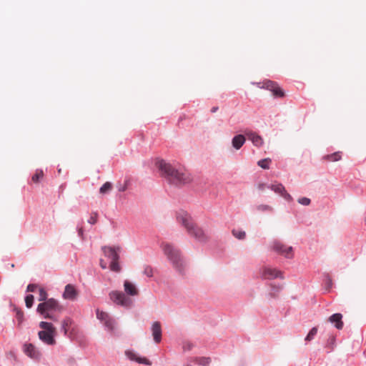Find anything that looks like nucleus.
Segmentation results:
<instances>
[{"instance_id":"f257e3e1","label":"nucleus","mask_w":366,"mask_h":366,"mask_svg":"<svg viewBox=\"0 0 366 366\" xmlns=\"http://www.w3.org/2000/svg\"><path fill=\"white\" fill-rule=\"evenodd\" d=\"M157 164L161 175L172 184L181 185L192 181L191 174L184 169H177L164 160L159 161Z\"/></svg>"},{"instance_id":"f03ea898","label":"nucleus","mask_w":366,"mask_h":366,"mask_svg":"<svg viewBox=\"0 0 366 366\" xmlns=\"http://www.w3.org/2000/svg\"><path fill=\"white\" fill-rule=\"evenodd\" d=\"M176 218L177 222L186 229L190 236L200 242L207 240V236L204 231L195 224L192 217L187 212L184 210L178 212Z\"/></svg>"},{"instance_id":"7ed1b4c3","label":"nucleus","mask_w":366,"mask_h":366,"mask_svg":"<svg viewBox=\"0 0 366 366\" xmlns=\"http://www.w3.org/2000/svg\"><path fill=\"white\" fill-rule=\"evenodd\" d=\"M161 248L164 255L172 264L173 267L181 274H184L186 264L179 248L169 242H162Z\"/></svg>"},{"instance_id":"20e7f679","label":"nucleus","mask_w":366,"mask_h":366,"mask_svg":"<svg viewBox=\"0 0 366 366\" xmlns=\"http://www.w3.org/2000/svg\"><path fill=\"white\" fill-rule=\"evenodd\" d=\"M61 310V307L59 305L58 302L50 298L46 301L40 303L37 307V312L41 315L46 319H50L54 321H56L57 318L51 314L53 311H59Z\"/></svg>"},{"instance_id":"39448f33","label":"nucleus","mask_w":366,"mask_h":366,"mask_svg":"<svg viewBox=\"0 0 366 366\" xmlns=\"http://www.w3.org/2000/svg\"><path fill=\"white\" fill-rule=\"evenodd\" d=\"M39 327L42 330L39 331L38 333L39 338L47 345H54L56 342L54 340L56 328L50 322L42 321L39 323Z\"/></svg>"},{"instance_id":"423d86ee","label":"nucleus","mask_w":366,"mask_h":366,"mask_svg":"<svg viewBox=\"0 0 366 366\" xmlns=\"http://www.w3.org/2000/svg\"><path fill=\"white\" fill-rule=\"evenodd\" d=\"M103 252L104 255L108 257L109 259H111L110 263V269L111 270L114 272H119L121 269L120 266L118 264L119 260V254L117 253V251L120 249L119 247H117V249L110 247H103Z\"/></svg>"},{"instance_id":"0eeeda50","label":"nucleus","mask_w":366,"mask_h":366,"mask_svg":"<svg viewBox=\"0 0 366 366\" xmlns=\"http://www.w3.org/2000/svg\"><path fill=\"white\" fill-rule=\"evenodd\" d=\"M271 249L278 254L282 255L286 258L293 257V249L291 246H287L282 242L275 240L272 243Z\"/></svg>"},{"instance_id":"6e6552de","label":"nucleus","mask_w":366,"mask_h":366,"mask_svg":"<svg viewBox=\"0 0 366 366\" xmlns=\"http://www.w3.org/2000/svg\"><path fill=\"white\" fill-rule=\"evenodd\" d=\"M256 84L259 88H264L271 91L274 97H283L285 96L283 90L274 81L267 80L263 83H257Z\"/></svg>"},{"instance_id":"1a4fd4ad","label":"nucleus","mask_w":366,"mask_h":366,"mask_svg":"<svg viewBox=\"0 0 366 366\" xmlns=\"http://www.w3.org/2000/svg\"><path fill=\"white\" fill-rule=\"evenodd\" d=\"M109 297L114 303L121 306L129 307L132 304L131 300L119 291H112Z\"/></svg>"},{"instance_id":"9d476101","label":"nucleus","mask_w":366,"mask_h":366,"mask_svg":"<svg viewBox=\"0 0 366 366\" xmlns=\"http://www.w3.org/2000/svg\"><path fill=\"white\" fill-rule=\"evenodd\" d=\"M262 276L263 278L268 280H273L277 277L283 278L281 271L270 267H264L262 269Z\"/></svg>"},{"instance_id":"9b49d317","label":"nucleus","mask_w":366,"mask_h":366,"mask_svg":"<svg viewBox=\"0 0 366 366\" xmlns=\"http://www.w3.org/2000/svg\"><path fill=\"white\" fill-rule=\"evenodd\" d=\"M268 188H270L272 190H273L275 193L281 195L284 199H285L287 201H292V197L290 194L287 192L285 190V187L280 184H271L270 186L267 187Z\"/></svg>"},{"instance_id":"f8f14e48","label":"nucleus","mask_w":366,"mask_h":366,"mask_svg":"<svg viewBox=\"0 0 366 366\" xmlns=\"http://www.w3.org/2000/svg\"><path fill=\"white\" fill-rule=\"evenodd\" d=\"M97 317L99 320L104 322V325L109 330H112L114 329V320L109 317L107 313L100 311L99 310H97Z\"/></svg>"},{"instance_id":"ddd939ff","label":"nucleus","mask_w":366,"mask_h":366,"mask_svg":"<svg viewBox=\"0 0 366 366\" xmlns=\"http://www.w3.org/2000/svg\"><path fill=\"white\" fill-rule=\"evenodd\" d=\"M244 133L248 139L252 142L254 146L259 147L263 145L264 140L257 133L249 130H246Z\"/></svg>"},{"instance_id":"4468645a","label":"nucleus","mask_w":366,"mask_h":366,"mask_svg":"<svg viewBox=\"0 0 366 366\" xmlns=\"http://www.w3.org/2000/svg\"><path fill=\"white\" fill-rule=\"evenodd\" d=\"M24 352L27 356L34 360L39 359L41 355L37 349L31 343L24 344Z\"/></svg>"},{"instance_id":"2eb2a0df","label":"nucleus","mask_w":366,"mask_h":366,"mask_svg":"<svg viewBox=\"0 0 366 366\" xmlns=\"http://www.w3.org/2000/svg\"><path fill=\"white\" fill-rule=\"evenodd\" d=\"M125 355L129 360L136 361L139 364H144L146 365H151V362L147 358L139 357L136 352L133 351H126Z\"/></svg>"},{"instance_id":"dca6fc26","label":"nucleus","mask_w":366,"mask_h":366,"mask_svg":"<svg viewBox=\"0 0 366 366\" xmlns=\"http://www.w3.org/2000/svg\"><path fill=\"white\" fill-rule=\"evenodd\" d=\"M151 329L154 342L159 343L162 340V327L160 322H153Z\"/></svg>"},{"instance_id":"f3484780","label":"nucleus","mask_w":366,"mask_h":366,"mask_svg":"<svg viewBox=\"0 0 366 366\" xmlns=\"http://www.w3.org/2000/svg\"><path fill=\"white\" fill-rule=\"evenodd\" d=\"M78 296V292L72 285H67L65 287V290L63 294V297L66 300H75Z\"/></svg>"},{"instance_id":"a211bd4d","label":"nucleus","mask_w":366,"mask_h":366,"mask_svg":"<svg viewBox=\"0 0 366 366\" xmlns=\"http://www.w3.org/2000/svg\"><path fill=\"white\" fill-rule=\"evenodd\" d=\"M124 288L125 292L128 295L135 296L139 294V290L137 288V287L135 286V285H134L133 283H132L131 282H129L128 280L124 281Z\"/></svg>"},{"instance_id":"6ab92c4d","label":"nucleus","mask_w":366,"mask_h":366,"mask_svg":"<svg viewBox=\"0 0 366 366\" xmlns=\"http://www.w3.org/2000/svg\"><path fill=\"white\" fill-rule=\"evenodd\" d=\"M342 315L340 313H335L332 315H331L328 320L335 325V327L338 329L341 330L343 327V322L342 320Z\"/></svg>"},{"instance_id":"aec40b11","label":"nucleus","mask_w":366,"mask_h":366,"mask_svg":"<svg viewBox=\"0 0 366 366\" xmlns=\"http://www.w3.org/2000/svg\"><path fill=\"white\" fill-rule=\"evenodd\" d=\"M246 141L245 137L242 134H238L232 139V147L237 150L239 149Z\"/></svg>"},{"instance_id":"412c9836","label":"nucleus","mask_w":366,"mask_h":366,"mask_svg":"<svg viewBox=\"0 0 366 366\" xmlns=\"http://www.w3.org/2000/svg\"><path fill=\"white\" fill-rule=\"evenodd\" d=\"M193 362L202 366H208L211 362V360L209 357H201L194 358Z\"/></svg>"},{"instance_id":"4be33fe9","label":"nucleus","mask_w":366,"mask_h":366,"mask_svg":"<svg viewBox=\"0 0 366 366\" xmlns=\"http://www.w3.org/2000/svg\"><path fill=\"white\" fill-rule=\"evenodd\" d=\"M323 158L328 162H336L341 159V153L337 152L332 154L326 155Z\"/></svg>"},{"instance_id":"5701e85b","label":"nucleus","mask_w":366,"mask_h":366,"mask_svg":"<svg viewBox=\"0 0 366 366\" xmlns=\"http://www.w3.org/2000/svg\"><path fill=\"white\" fill-rule=\"evenodd\" d=\"M44 177V172L41 169H36L34 174L31 177V181L34 183H38Z\"/></svg>"},{"instance_id":"b1692460","label":"nucleus","mask_w":366,"mask_h":366,"mask_svg":"<svg viewBox=\"0 0 366 366\" xmlns=\"http://www.w3.org/2000/svg\"><path fill=\"white\" fill-rule=\"evenodd\" d=\"M270 163L271 159L269 158H266L258 161L257 165L262 169H268L269 168Z\"/></svg>"},{"instance_id":"393cba45","label":"nucleus","mask_w":366,"mask_h":366,"mask_svg":"<svg viewBox=\"0 0 366 366\" xmlns=\"http://www.w3.org/2000/svg\"><path fill=\"white\" fill-rule=\"evenodd\" d=\"M112 189V183L107 182L100 188L99 192L102 194L109 192Z\"/></svg>"},{"instance_id":"a878e982","label":"nucleus","mask_w":366,"mask_h":366,"mask_svg":"<svg viewBox=\"0 0 366 366\" xmlns=\"http://www.w3.org/2000/svg\"><path fill=\"white\" fill-rule=\"evenodd\" d=\"M257 210L260 212H272L273 207L268 204H259L257 206Z\"/></svg>"},{"instance_id":"bb28decb","label":"nucleus","mask_w":366,"mask_h":366,"mask_svg":"<svg viewBox=\"0 0 366 366\" xmlns=\"http://www.w3.org/2000/svg\"><path fill=\"white\" fill-rule=\"evenodd\" d=\"M232 233L238 239H244L246 237L245 232L242 230L233 229Z\"/></svg>"},{"instance_id":"cd10ccee","label":"nucleus","mask_w":366,"mask_h":366,"mask_svg":"<svg viewBox=\"0 0 366 366\" xmlns=\"http://www.w3.org/2000/svg\"><path fill=\"white\" fill-rule=\"evenodd\" d=\"M317 328L315 327H312L310 330V331L309 332V333L307 334V335L306 336L305 340L307 341V342H310L312 340H313L315 336L317 335Z\"/></svg>"},{"instance_id":"c85d7f7f","label":"nucleus","mask_w":366,"mask_h":366,"mask_svg":"<svg viewBox=\"0 0 366 366\" xmlns=\"http://www.w3.org/2000/svg\"><path fill=\"white\" fill-rule=\"evenodd\" d=\"M71 324V321L70 319H65L63 320L61 324V329L64 331V334L66 335L68 329Z\"/></svg>"},{"instance_id":"c756f323","label":"nucleus","mask_w":366,"mask_h":366,"mask_svg":"<svg viewBox=\"0 0 366 366\" xmlns=\"http://www.w3.org/2000/svg\"><path fill=\"white\" fill-rule=\"evenodd\" d=\"M39 296L38 300L40 302H45L47 299V293L44 288H40L39 290Z\"/></svg>"},{"instance_id":"7c9ffc66","label":"nucleus","mask_w":366,"mask_h":366,"mask_svg":"<svg viewBox=\"0 0 366 366\" xmlns=\"http://www.w3.org/2000/svg\"><path fill=\"white\" fill-rule=\"evenodd\" d=\"M34 303V296L29 295L25 297V304L28 308H31Z\"/></svg>"},{"instance_id":"2f4dec72","label":"nucleus","mask_w":366,"mask_h":366,"mask_svg":"<svg viewBox=\"0 0 366 366\" xmlns=\"http://www.w3.org/2000/svg\"><path fill=\"white\" fill-rule=\"evenodd\" d=\"M98 219V213L96 212H92L89 219H88V222L92 224H94L97 223Z\"/></svg>"},{"instance_id":"473e14b6","label":"nucleus","mask_w":366,"mask_h":366,"mask_svg":"<svg viewBox=\"0 0 366 366\" xmlns=\"http://www.w3.org/2000/svg\"><path fill=\"white\" fill-rule=\"evenodd\" d=\"M298 202L302 205L307 206L310 204L311 200L307 197H302L298 199Z\"/></svg>"},{"instance_id":"72a5a7b5","label":"nucleus","mask_w":366,"mask_h":366,"mask_svg":"<svg viewBox=\"0 0 366 366\" xmlns=\"http://www.w3.org/2000/svg\"><path fill=\"white\" fill-rule=\"evenodd\" d=\"M144 274L147 277H152L153 275V269L149 266H146L144 269Z\"/></svg>"},{"instance_id":"f704fd0d","label":"nucleus","mask_w":366,"mask_h":366,"mask_svg":"<svg viewBox=\"0 0 366 366\" xmlns=\"http://www.w3.org/2000/svg\"><path fill=\"white\" fill-rule=\"evenodd\" d=\"M193 347V345L190 342H184L183 345V350L184 351L190 350Z\"/></svg>"},{"instance_id":"c9c22d12","label":"nucleus","mask_w":366,"mask_h":366,"mask_svg":"<svg viewBox=\"0 0 366 366\" xmlns=\"http://www.w3.org/2000/svg\"><path fill=\"white\" fill-rule=\"evenodd\" d=\"M37 288V285L34 284H29L27 286V291L28 292H34L36 289Z\"/></svg>"},{"instance_id":"e433bc0d","label":"nucleus","mask_w":366,"mask_h":366,"mask_svg":"<svg viewBox=\"0 0 366 366\" xmlns=\"http://www.w3.org/2000/svg\"><path fill=\"white\" fill-rule=\"evenodd\" d=\"M267 187V185L266 184L264 183H259L258 185H257V188L259 190H261V191H263L265 188Z\"/></svg>"},{"instance_id":"4c0bfd02","label":"nucleus","mask_w":366,"mask_h":366,"mask_svg":"<svg viewBox=\"0 0 366 366\" xmlns=\"http://www.w3.org/2000/svg\"><path fill=\"white\" fill-rule=\"evenodd\" d=\"M107 262H105L103 259H101L100 260V267L102 268V269H106L107 268Z\"/></svg>"},{"instance_id":"58836bf2","label":"nucleus","mask_w":366,"mask_h":366,"mask_svg":"<svg viewBox=\"0 0 366 366\" xmlns=\"http://www.w3.org/2000/svg\"><path fill=\"white\" fill-rule=\"evenodd\" d=\"M24 316V313L22 312H17V318L21 322Z\"/></svg>"},{"instance_id":"ea45409f","label":"nucleus","mask_w":366,"mask_h":366,"mask_svg":"<svg viewBox=\"0 0 366 366\" xmlns=\"http://www.w3.org/2000/svg\"><path fill=\"white\" fill-rule=\"evenodd\" d=\"M218 107H214L211 109V112L214 113L218 110Z\"/></svg>"},{"instance_id":"a19ab883","label":"nucleus","mask_w":366,"mask_h":366,"mask_svg":"<svg viewBox=\"0 0 366 366\" xmlns=\"http://www.w3.org/2000/svg\"><path fill=\"white\" fill-rule=\"evenodd\" d=\"M82 232H83L82 229H80L79 230V234H81H81H82Z\"/></svg>"}]
</instances>
